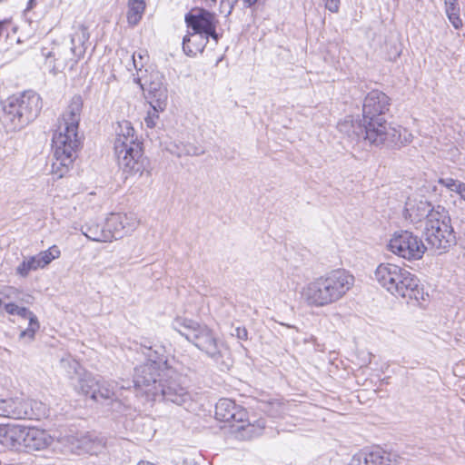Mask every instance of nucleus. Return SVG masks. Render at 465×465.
Instances as JSON below:
<instances>
[{
    "instance_id": "nucleus-15",
    "label": "nucleus",
    "mask_w": 465,
    "mask_h": 465,
    "mask_svg": "<svg viewBox=\"0 0 465 465\" xmlns=\"http://www.w3.org/2000/svg\"><path fill=\"white\" fill-rule=\"evenodd\" d=\"M391 105L390 97L380 90H371L367 94L363 101V120L376 118L389 111Z\"/></svg>"
},
{
    "instance_id": "nucleus-20",
    "label": "nucleus",
    "mask_w": 465,
    "mask_h": 465,
    "mask_svg": "<svg viewBox=\"0 0 465 465\" xmlns=\"http://www.w3.org/2000/svg\"><path fill=\"white\" fill-rule=\"evenodd\" d=\"M54 437L45 430L38 427H27L25 447L27 451H41L53 445Z\"/></svg>"
},
{
    "instance_id": "nucleus-38",
    "label": "nucleus",
    "mask_w": 465,
    "mask_h": 465,
    "mask_svg": "<svg viewBox=\"0 0 465 465\" xmlns=\"http://www.w3.org/2000/svg\"><path fill=\"white\" fill-rule=\"evenodd\" d=\"M163 111H158L153 107H151L144 117V124L147 128L153 129L154 128L159 121V114Z\"/></svg>"
},
{
    "instance_id": "nucleus-48",
    "label": "nucleus",
    "mask_w": 465,
    "mask_h": 465,
    "mask_svg": "<svg viewBox=\"0 0 465 465\" xmlns=\"http://www.w3.org/2000/svg\"><path fill=\"white\" fill-rule=\"evenodd\" d=\"M4 27H5V23L4 22H0V36L3 34Z\"/></svg>"
},
{
    "instance_id": "nucleus-35",
    "label": "nucleus",
    "mask_w": 465,
    "mask_h": 465,
    "mask_svg": "<svg viewBox=\"0 0 465 465\" xmlns=\"http://www.w3.org/2000/svg\"><path fill=\"white\" fill-rule=\"evenodd\" d=\"M20 294V291L15 287H5L0 292V312L2 311L7 313L6 305L15 304L13 300L17 299Z\"/></svg>"
},
{
    "instance_id": "nucleus-43",
    "label": "nucleus",
    "mask_w": 465,
    "mask_h": 465,
    "mask_svg": "<svg viewBox=\"0 0 465 465\" xmlns=\"http://www.w3.org/2000/svg\"><path fill=\"white\" fill-rule=\"evenodd\" d=\"M233 335H235L240 340H246L247 337H248V332H247V330L245 328H243V327H237L235 329V333Z\"/></svg>"
},
{
    "instance_id": "nucleus-26",
    "label": "nucleus",
    "mask_w": 465,
    "mask_h": 465,
    "mask_svg": "<svg viewBox=\"0 0 465 465\" xmlns=\"http://www.w3.org/2000/svg\"><path fill=\"white\" fill-rule=\"evenodd\" d=\"M439 183L445 187L453 198V204L458 209H463L461 204L465 201V183L450 177L440 178Z\"/></svg>"
},
{
    "instance_id": "nucleus-51",
    "label": "nucleus",
    "mask_w": 465,
    "mask_h": 465,
    "mask_svg": "<svg viewBox=\"0 0 465 465\" xmlns=\"http://www.w3.org/2000/svg\"><path fill=\"white\" fill-rule=\"evenodd\" d=\"M213 2H214L215 0H212Z\"/></svg>"
},
{
    "instance_id": "nucleus-34",
    "label": "nucleus",
    "mask_w": 465,
    "mask_h": 465,
    "mask_svg": "<svg viewBox=\"0 0 465 465\" xmlns=\"http://www.w3.org/2000/svg\"><path fill=\"white\" fill-rule=\"evenodd\" d=\"M26 430V426H23L20 424H11L12 450H20L24 449Z\"/></svg>"
},
{
    "instance_id": "nucleus-12",
    "label": "nucleus",
    "mask_w": 465,
    "mask_h": 465,
    "mask_svg": "<svg viewBox=\"0 0 465 465\" xmlns=\"http://www.w3.org/2000/svg\"><path fill=\"white\" fill-rule=\"evenodd\" d=\"M33 401L23 397L0 398V417L22 420L32 419Z\"/></svg>"
},
{
    "instance_id": "nucleus-5",
    "label": "nucleus",
    "mask_w": 465,
    "mask_h": 465,
    "mask_svg": "<svg viewBox=\"0 0 465 465\" xmlns=\"http://www.w3.org/2000/svg\"><path fill=\"white\" fill-rule=\"evenodd\" d=\"M173 328L181 335L192 341L197 348L214 357L219 354L217 341L212 331L193 320L176 317L172 323Z\"/></svg>"
},
{
    "instance_id": "nucleus-29",
    "label": "nucleus",
    "mask_w": 465,
    "mask_h": 465,
    "mask_svg": "<svg viewBox=\"0 0 465 465\" xmlns=\"http://www.w3.org/2000/svg\"><path fill=\"white\" fill-rule=\"evenodd\" d=\"M338 129L341 133L351 138H359L363 136L364 124L361 125L352 117L347 116L344 120L338 124Z\"/></svg>"
},
{
    "instance_id": "nucleus-27",
    "label": "nucleus",
    "mask_w": 465,
    "mask_h": 465,
    "mask_svg": "<svg viewBox=\"0 0 465 465\" xmlns=\"http://www.w3.org/2000/svg\"><path fill=\"white\" fill-rule=\"evenodd\" d=\"M413 140L412 134L401 125H390L387 147L400 148L411 143Z\"/></svg>"
},
{
    "instance_id": "nucleus-13",
    "label": "nucleus",
    "mask_w": 465,
    "mask_h": 465,
    "mask_svg": "<svg viewBox=\"0 0 465 465\" xmlns=\"http://www.w3.org/2000/svg\"><path fill=\"white\" fill-rule=\"evenodd\" d=\"M390 125L382 117L369 118L364 121L363 140L371 146H387Z\"/></svg>"
},
{
    "instance_id": "nucleus-41",
    "label": "nucleus",
    "mask_w": 465,
    "mask_h": 465,
    "mask_svg": "<svg viewBox=\"0 0 465 465\" xmlns=\"http://www.w3.org/2000/svg\"><path fill=\"white\" fill-rule=\"evenodd\" d=\"M401 54V48L400 45L393 44L391 45L390 50L387 52V57L390 61H395L400 57Z\"/></svg>"
},
{
    "instance_id": "nucleus-18",
    "label": "nucleus",
    "mask_w": 465,
    "mask_h": 465,
    "mask_svg": "<svg viewBox=\"0 0 465 465\" xmlns=\"http://www.w3.org/2000/svg\"><path fill=\"white\" fill-rule=\"evenodd\" d=\"M141 146L142 143L139 141L132 123L127 120L117 122L114 149L134 148Z\"/></svg>"
},
{
    "instance_id": "nucleus-42",
    "label": "nucleus",
    "mask_w": 465,
    "mask_h": 465,
    "mask_svg": "<svg viewBox=\"0 0 465 465\" xmlns=\"http://www.w3.org/2000/svg\"><path fill=\"white\" fill-rule=\"evenodd\" d=\"M324 6L330 12L336 13L339 10L340 0H322Z\"/></svg>"
},
{
    "instance_id": "nucleus-31",
    "label": "nucleus",
    "mask_w": 465,
    "mask_h": 465,
    "mask_svg": "<svg viewBox=\"0 0 465 465\" xmlns=\"http://www.w3.org/2000/svg\"><path fill=\"white\" fill-rule=\"evenodd\" d=\"M145 6L143 0H128L127 21L129 25L134 26L140 22Z\"/></svg>"
},
{
    "instance_id": "nucleus-44",
    "label": "nucleus",
    "mask_w": 465,
    "mask_h": 465,
    "mask_svg": "<svg viewBox=\"0 0 465 465\" xmlns=\"http://www.w3.org/2000/svg\"><path fill=\"white\" fill-rule=\"evenodd\" d=\"M64 69V65L58 64L53 68V74H56L58 72H62Z\"/></svg>"
},
{
    "instance_id": "nucleus-9",
    "label": "nucleus",
    "mask_w": 465,
    "mask_h": 465,
    "mask_svg": "<svg viewBox=\"0 0 465 465\" xmlns=\"http://www.w3.org/2000/svg\"><path fill=\"white\" fill-rule=\"evenodd\" d=\"M118 163L124 173L128 176H141L145 170V158L143 154V148H124L114 149Z\"/></svg>"
},
{
    "instance_id": "nucleus-16",
    "label": "nucleus",
    "mask_w": 465,
    "mask_h": 465,
    "mask_svg": "<svg viewBox=\"0 0 465 465\" xmlns=\"http://www.w3.org/2000/svg\"><path fill=\"white\" fill-rule=\"evenodd\" d=\"M185 21L187 23V26L192 29V31L211 35L217 40V35L215 33V17L210 12L203 9L193 10L191 14L186 15Z\"/></svg>"
},
{
    "instance_id": "nucleus-47",
    "label": "nucleus",
    "mask_w": 465,
    "mask_h": 465,
    "mask_svg": "<svg viewBox=\"0 0 465 465\" xmlns=\"http://www.w3.org/2000/svg\"><path fill=\"white\" fill-rule=\"evenodd\" d=\"M249 5H254L258 0H243Z\"/></svg>"
},
{
    "instance_id": "nucleus-10",
    "label": "nucleus",
    "mask_w": 465,
    "mask_h": 465,
    "mask_svg": "<svg viewBox=\"0 0 465 465\" xmlns=\"http://www.w3.org/2000/svg\"><path fill=\"white\" fill-rule=\"evenodd\" d=\"M400 457L381 448L365 449L356 452L349 465H398Z\"/></svg>"
},
{
    "instance_id": "nucleus-24",
    "label": "nucleus",
    "mask_w": 465,
    "mask_h": 465,
    "mask_svg": "<svg viewBox=\"0 0 465 465\" xmlns=\"http://www.w3.org/2000/svg\"><path fill=\"white\" fill-rule=\"evenodd\" d=\"M70 444L72 450L77 454H97L103 449L102 442L96 439L91 438L89 435L72 437L70 439Z\"/></svg>"
},
{
    "instance_id": "nucleus-2",
    "label": "nucleus",
    "mask_w": 465,
    "mask_h": 465,
    "mask_svg": "<svg viewBox=\"0 0 465 465\" xmlns=\"http://www.w3.org/2000/svg\"><path fill=\"white\" fill-rule=\"evenodd\" d=\"M372 280L384 291L408 303L425 307L430 295L417 275L392 262H381L373 271Z\"/></svg>"
},
{
    "instance_id": "nucleus-40",
    "label": "nucleus",
    "mask_w": 465,
    "mask_h": 465,
    "mask_svg": "<svg viewBox=\"0 0 465 465\" xmlns=\"http://www.w3.org/2000/svg\"><path fill=\"white\" fill-rule=\"evenodd\" d=\"M147 59L146 51H139L132 55L133 64L135 69L141 70L144 65V61Z\"/></svg>"
},
{
    "instance_id": "nucleus-8",
    "label": "nucleus",
    "mask_w": 465,
    "mask_h": 465,
    "mask_svg": "<svg viewBox=\"0 0 465 465\" xmlns=\"http://www.w3.org/2000/svg\"><path fill=\"white\" fill-rule=\"evenodd\" d=\"M105 220L111 242L130 236L140 225V220L134 213H112Z\"/></svg>"
},
{
    "instance_id": "nucleus-11",
    "label": "nucleus",
    "mask_w": 465,
    "mask_h": 465,
    "mask_svg": "<svg viewBox=\"0 0 465 465\" xmlns=\"http://www.w3.org/2000/svg\"><path fill=\"white\" fill-rule=\"evenodd\" d=\"M62 363L67 364L74 370V375L70 376V379L74 389L83 394H91L92 398L95 399L99 389V381L90 372L83 370L74 360H63Z\"/></svg>"
},
{
    "instance_id": "nucleus-46",
    "label": "nucleus",
    "mask_w": 465,
    "mask_h": 465,
    "mask_svg": "<svg viewBox=\"0 0 465 465\" xmlns=\"http://www.w3.org/2000/svg\"><path fill=\"white\" fill-rule=\"evenodd\" d=\"M461 207H462L463 209H459V210L460 211V214H461L462 216H464V218H465V201H464V202H463V203L461 204Z\"/></svg>"
},
{
    "instance_id": "nucleus-21",
    "label": "nucleus",
    "mask_w": 465,
    "mask_h": 465,
    "mask_svg": "<svg viewBox=\"0 0 465 465\" xmlns=\"http://www.w3.org/2000/svg\"><path fill=\"white\" fill-rule=\"evenodd\" d=\"M247 413L230 399H221L215 405V417L224 422H243Z\"/></svg>"
},
{
    "instance_id": "nucleus-25",
    "label": "nucleus",
    "mask_w": 465,
    "mask_h": 465,
    "mask_svg": "<svg viewBox=\"0 0 465 465\" xmlns=\"http://www.w3.org/2000/svg\"><path fill=\"white\" fill-rule=\"evenodd\" d=\"M208 36L199 32H188L183 39V49L187 55L195 56L202 53L208 43Z\"/></svg>"
},
{
    "instance_id": "nucleus-23",
    "label": "nucleus",
    "mask_w": 465,
    "mask_h": 465,
    "mask_svg": "<svg viewBox=\"0 0 465 465\" xmlns=\"http://www.w3.org/2000/svg\"><path fill=\"white\" fill-rule=\"evenodd\" d=\"M148 391L153 397L162 395L166 401L177 405H183L190 400V396L185 389L177 384H172L165 388L162 383H159L149 389Z\"/></svg>"
},
{
    "instance_id": "nucleus-36",
    "label": "nucleus",
    "mask_w": 465,
    "mask_h": 465,
    "mask_svg": "<svg viewBox=\"0 0 465 465\" xmlns=\"http://www.w3.org/2000/svg\"><path fill=\"white\" fill-rule=\"evenodd\" d=\"M40 269L39 263L36 262L35 258L33 256L25 257L22 262L16 267V274L22 278H26L30 272Z\"/></svg>"
},
{
    "instance_id": "nucleus-1",
    "label": "nucleus",
    "mask_w": 465,
    "mask_h": 465,
    "mask_svg": "<svg viewBox=\"0 0 465 465\" xmlns=\"http://www.w3.org/2000/svg\"><path fill=\"white\" fill-rule=\"evenodd\" d=\"M83 108L81 96L72 98L58 120V124L52 138L54 160L52 173L57 178H63L73 166L76 152L80 145L78 128Z\"/></svg>"
},
{
    "instance_id": "nucleus-49",
    "label": "nucleus",
    "mask_w": 465,
    "mask_h": 465,
    "mask_svg": "<svg viewBox=\"0 0 465 465\" xmlns=\"http://www.w3.org/2000/svg\"><path fill=\"white\" fill-rule=\"evenodd\" d=\"M134 81L140 84L142 89H144L143 84L140 83V78L134 79Z\"/></svg>"
},
{
    "instance_id": "nucleus-37",
    "label": "nucleus",
    "mask_w": 465,
    "mask_h": 465,
    "mask_svg": "<svg viewBox=\"0 0 465 465\" xmlns=\"http://www.w3.org/2000/svg\"><path fill=\"white\" fill-rule=\"evenodd\" d=\"M244 422L245 420L242 422V425L239 426L237 430L241 431L242 437L245 439H251L254 436L260 435L264 428L263 422L261 421H259L257 424Z\"/></svg>"
},
{
    "instance_id": "nucleus-32",
    "label": "nucleus",
    "mask_w": 465,
    "mask_h": 465,
    "mask_svg": "<svg viewBox=\"0 0 465 465\" xmlns=\"http://www.w3.org/2000/svg\"><path fill=\"white\" fill-rule=\"evenodd\" d=\"M61 256V251L55 244L49 247L47 250L42 251L34 257L36 262L39 263V268L44 269L49 265L54 260L58 259Z\"/></svg>"
},
{
    "instance_id": "nucleus-50",
    "label": "nucleus",
    "mask_w": 465,
    "mask_h": 465,
    "mask_svg": "<svg viewBox=\"0 0 465 465\" xmlns=\"http://www.w3.org/2000/svg\"><path fill=\"white\" fill-rule=\"evenodd\" d=\"M367 357H368V359H367L366 362H370L371 361V353H367Z\"/></svg>"
},
{
    "instance_id": "nucleus-3",
    "label": "nucleus",
    "mask_w": 465,
    "mask_h": 465,
    "mask_svg": "<svg viewBox=\"0 0 465 465\" xmlns=\"http://www.w3.org/2000/svg\"><path fill=\"white\" fill-rule=\"evenodd\" d=\"M355 277L345 269L332 270L306 283L300 294L310 307L322 308L333 304L353 288Z\"/></svg>"
},
{
    "instance_id": "nucleus-19",
    "label": "nucleus",
    "mask_w": 465,
    "mask_h": 465,
    "mask_svg": "<svg viewBox=\"0 0 465 465\" xmlns=\"http://www.w3.org/2000/svg\"><path fill=\"white\" fill-rule=\"evenodd\" d=\"M158 377L159 364L154 361H148L135 369L134 381L135 386L143 389L146 394L151 395L148 391L160 383L157 381Z\"/></svg>"
},
{
    "instance_id": "nucleus-28",
    "label": "nucleus",
    "mask_w": 465,
    "mask_h": 465,
    "mask_svg": "<svg viewBox=\"0 0 465 465\" xmlns=\"http://www.w3.org/2000/svg\"><path fill=\"white\" fill-rule=\"evenodd\" d=\"M89 38V33L87 28L84 25L79 26L74 33L72 35L71 43L72 47L71 51L74 56L79 59L85 52L84 44Z\"/></svg>"
},
{
    "instance_id": "nucleus-14",
    "label": "nucleus",
    "mask_w": 465,
    "mask_h": 465,
    "mask_svg": "<svg viewBox=\"0 0 465 465\" xmlns=\"http://www.w3.org/2000/svg\"><path fill=\"white\" fill-rule=\"evenodd\" d=\"M443 208L440 205H432L427 199L418 194L410 196L405 204L406 214L413 223L421 221L428 222L432 213Z\"/></svg>"
},
{
    "instance_id": "nucleus-17",
    "label": "nucleus",
    "mask_w": 465,
    "mask_h": 465,
    "mask_svg": "<svg viewBox=\"0 0 465 465\" xmlns=\"http://www.w3.org/2000/svg\"><path fill=\"white\" fill-rule=\"evenodd\" d=\"M151 77L152 80L147 85L145 98L151 107L158 111H164L167 106V89L163 85L162 76L158 73L153 74Z\"/></svg>"
},
{
    "instance_id": "nucleus-39",
    "label": "nucleus",
    "mask_w": 465,
    "mask_h": 465,
    "mask_svg": "<svg viewBox=\"0 0 465 465\" xmlns=\"http://www.w3.org/2000/svg\"><path fill=\"white\" fill-rule=\"evenodd\" d=\"M0 443L11 449V424L0 425Z\"/></svg>"
},
{
    "instance_id": "nucleus-30",
    "label": "nucleus",
    "mask_w": 465,
    "mask_h": 465,
    "mask_svg": "<svg viewBox=\"0 0 465 465\" xmlns=\"http://www.w3.org/2000/svg\"><path fill=\"white\" fill-rule=\"evenodd\" d=\"M83 233L87 239L93 242H111V234L109 233L106 223L102 229L96 223L89 224L86 226V230L83 232Z\"/></svg>"
},
{
    "instance_id": "nucleus-22",
    "label": "nucleus",
    "mask_w": 465,
    "mask_h": 465,
    "mask_svg": "<svg viewBox=\"0 0 465 465\" xmlns=\"http://www.w3.org/2000/svg\"><path fill=\"white\" fill-rule=\"evenodd\" d=\"M6 310L8 315H17L29 321L28 327L20 332L19 339L32 341L40 328V323L35 314L27 308L17 304H8L6 305Z\"/></svg>"
},
{
    "instance_id": "nucleus-45",
    "label": "nucleus",
    "mask_w": 465,
    "mask_h": 465,
    "mask_svg": "<svg viewBox=\"0 0 465 465\" xmlns=\"http://www.w3.org/2000/svg\"><path fill=\"white\" fill-rule=\"evenodd\" d=\"M451 151H452V156H453V157H455V156H457V155L459 154V150H458V148H457V147L453 146V147L451 148Z\"/></svg>"
},
{
    "instance_id": "nucleus-4",
    "label": "nucleus",
    "mask_w": 465,
    "mask_h": 465,
    "mask_svg": "<svg viewBox=\"0 0 465 465\" xmlns=\"http://www.w3.org/2000/svg\"><path fill=\"white\" fill-rule=\"evenodd\" d=\"M41 97L28 91L8 96L2 102V122L10 132L23 129L40 113Z\"/></svg>"
},
{
    "instance_id": "nucleus-33",
    "label": "nucleus",
    "mask_w": 465,
    "mask_h": 465,
    "mask_svg": "<svg viewBox=\"0 0 465 465\" xmlns=\"http://www.w3.org/2000/svg\"><path fill=\"white\" fill-rule=\"evenodd\" d=\"M445 13L449 21L451 23L455 29L462 27V20L460 16V6L458 0H445Z\"/></svg>"
},
{
    "instance_id": "nucleus-6",
    "label": "nucleus",
    "mask_w": 465,
    "mask_h": 465,
    "mask_svg": "<svg viewBox=\"0 0 465 465\" xmlns=\"http://www.w3.org/2000/svg\"><path fill=\"white\" fill-rule=\"evenodd\" d=\"M424 231L429 244L440 252L447 251L455 242L450 218L445 208L432 213L425 223Z\"/></svg>"
},
{
    "instance_id": "nucleus-7",
    "label": "nucleus",
    "mask_w": 465,
    "mask_h": 465,
    "mask_svg": "<svg viewBox=\"0 0 465 465\" xmlns=\"http://www.w3.org/2000/svg\"><path fill=\"white\" fill-rule=\"evenodd\" d=\"M386 249L408 262L420 260L427 251L422 239L408 230L394 232L387 242Z\"/></svg>"
}]
</instances>
